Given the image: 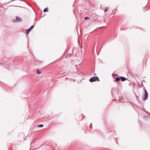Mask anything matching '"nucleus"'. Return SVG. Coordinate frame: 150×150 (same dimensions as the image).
<instances>
[{
  "label": "nucleus",
  "mask_w": 150,
  "mask_h": 150,
  "mask_svg": "<svg viewBox=\"0 0 150 150\" xmlns=\"http://www.w3.org/2000/svg\"><path fill=\"white\" fill-rule=\"evenodd\" d=\"M120 79L119 78V77H117L116 78V80L117 81H119L120 80Z\"/></svg>",
  "instance_id": "nucleus-10"
},
{
  "label": "nucleus",
  "mask_w": 150,
  "mask_h": 150,
  "mask_svg": "<svg viewBox=\"0 0 150 150\" xmlns=\"http://www.w3.org/2000/svg\"><path fill=\"white\" fill-rule=\"evenodd\" d=\"M144 94L143 97V99L144 100H146L148 97V93L146 89H144Z\"/></svg>",
  "instance_id": "nucleus-2"
},
{
  "label": "nucleus",
  "mask_w": 150,
  "mask_h": 150,
  "mask_svg": "<svg viewBox=\"0 0 150 150\" xmlns=\"http://www.w3.org/2000/svg\"><path fill=\"white\" fill-rule=\"evenodd\" d=\"M37 73L38 74H40L41 73V72L40 70L38 69L37 71Z\"/></svg>",
  "instance_id": "nucleus-7"
},
{
  "label": "nucleus",
  "mask_w": 150,
  "mask_h": 150,
  "mask_svg": "<svg viewBox=\"0 0 150 150\" xmlns=\"http://www.w3.org/2000/svg\"><path fill=\"white\" fill-rule=\"evenodd\" d=\"M89 19V18L87 17H86L85 18V20H87Z\"/></svg>",
  "instance_id": "nucleus-12"
},
{
  "label": "nucleus",
  "mask_w": 150,
  "mask_h": 150,
  "mask_svg": "<svg viewBox=\"0 0 150 150\" xmlns=\"http://www.w3.org/2000/svg\"><path fill=\"white\" fill-rule=\"evenodd\" d=\"M96 81H99L100 80L98 77L95 76L91 77L89 80V81L91 82H92Z\"/></svg>",
  "instance_id": "nucleus-1"
},
{
  "label": "nucleus",
  "mask_w": 150,
  "mask_h": 150,
  "mask_svg": "<svg viewBox=\"0 0 150 150\" xmlns=\"http://www.w3.org/2000/svg\"><path fill=\"white\" fill-rule=\"evenodd\" d=\"M108 9H109L107 7V8H105V10H104V12H106L108 10Z\"/></svg>",
  "instance_id": "nucleus-8"
},
{
  "label": "nucleus",
  "mask_w": 150,
  "mask_h": 150,
  "mask_svg": "<svg viewBox=\"0 0 150 150\" xmlns=\"http://www.w3.org/2000/svg\"><path fill=\"white\" fill-rule=\"evenodd\" d=\"M48 11L47 8H46L44 10V12H47Z\"/></svg>",
  "instance_id": "nucleus-6"
},
{
  "label": "nucleus",
  "mask_w": 150,
  "mask_h": 150,
  "mask_svg": "<svg viewBox=\"0 0 150 150\" xmlns=\"http://www.w3.org/2000/svg\"><path fill=\"white\" fill-rule=\"evenodd\" d=\"M43 126V125H38V127H42Z\"/></svg>",
  "instance_id": "nucleus-11"
},
{
  "label": "nucleus",
  "mask_w": 150,
  "mask_h": 150,
  "mask_svg": "<svg viewBox=\"0 0 150 150\" xmlns=\"http://www.w3.org/2000/svg\"><path fill=\"white\" fill-rule=\"evenodd\" d=\"M144 64L145 66H146V61L145 62H144V61L143 62V65H144Z\"/></svg>",
  "instance_id": "nucleus-9"
},
{
  "label": "nucleus",
  "mask_w": 150,
  "mask_h": 150,
  "mask_svg": "<svg viewBox=\"0 0 150 150\" xmlns=\"http://www.w3.org/2000/svg\"><path fill=\"white\" fill-rule=\"evenodd\" d=\"M120 79H121L122 81H124L126 80V78L123 77H120Z\"/></svg>",
  "instance_id": "nucleus-4"
},
{
  "label": "nucleus",
  "mask_w": 150,
  "mask_h": 150,
  "mask_svg": "<svg viewBox=\"0 0 150 150\" xmlns=\"http://www.w3.org/2000/svg\"><path fill=\"white\" fill-rule=\"evenodd\" d=\"M16 19L17 21H21V18L18 17H16Z\"/></svg>",
  "instance_id": "nucleus-5"
},
{
  "label": "nucleus",
  "mask_w": 150,
  "mask_h": 150,
  "mask_svg": "<svg viewBox=\"0 0 150 150\" xmlns=\"http://www.w3.org/2000/svg\"><path fill=\"white\" fill-rule=\"evenodd\" d=\"M34 27V26L32 25L29 29L26 30V33L28 35L29 34L31 30L32 29H33Z\"/></svg>",
  "instance_id": "nucleus-3"
}]
</instances>
